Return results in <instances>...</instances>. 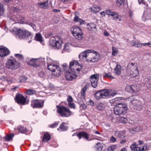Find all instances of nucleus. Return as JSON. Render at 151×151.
<instances>
[{"label":"nucleus","instance_id":"nucleus-1","mask_svg":"<svg viewBox=\"0 0 151 151\" xmlns=\"http://www.w3.org/2000/svg\"><path fill=\"white\" fill-rule=\"evenodd\" d=\"M9 31L16 37L20 39L29 37H31L30 32L27 30H22L18 28L14 27L10 29Z\"/></svg>","mask_w":151,"mask_h":151},{"label":"nucleus","instance_id":"nucleus-2","mask_svg":"<svg viewBox=\"0 0 151 151\" xmlns=\"http://www.w3.org/2000/svg\"><path fill=\"white\" fill-rule=\"evenodd\" d=\"M127 71L131 77H134L139 75V71L136 63H129L127 66Z\"/></svg>","mask_w":151,"mask_h":151},{"label":"nucleus","instance_id":"nucleus-3","mask_svg":"<svg viewBox=\"0 0 151 151\" xmlns=\"http://www.w3.org/2000/svg\"><path fill=\"white\" fill-rule=\"evenodd\" d=\"M57 112L61 116L68 117L70 116L72 112L69 109L65 106L59 105L56 106Z\"/></svg>","mask_w":151,"mask_h":151},{"label":"nucleus","instance_id":"nucleus-4","mask_svg":"<svg viewBox=\"0 0 151 151\" xmlns=\"http://www.w3.org/2000/svg\"><path fill=\"white\" fill-rule=\"evenodd\" d=\"M127 109V107L126 104L118 103L114 108V113L116 115H120L125 113Z\"/></svg>","mask_w":151,"mask_h":151},{"label":"nucleus","instance_id":"nucleus-5","mask_svg":"<svg viewBox=\"0 0 151 151\" xmlns=\"http://www.w3.org/2000/svg\"><path fill=\"white\" fill-rule=\"evenodd\" d=\"M6 64L7 68L11 70H15L19 67L18 63L12 57L8 59Z\"/></svg>","mask_w":151,"mask_h":151},{"label":"nucleus","instance_id":"nucleus-6","mask_svg":"<svg viewBox=\"0 0 151 151\" xmlns=\"http://www.w3.org/2000/svg\"><path fill=\"white\" fill-rule=\"evenodd\" d=\"M71 31L73 36L78 40L83 38V32L81 29L78 26H74L71 29Z\"/></svg>","mask_w":151,"mask_h":151},{"label":"nucleus","instance_id":"nucleus-7","mask_svg":"<svg viewBox=\"0 0 151 151\" xmlns=\"http://www.w3.org/2000/svg\"><path fill=\"white\" fill-rule=\"evenodd\" d=\"M47 67L48 69L52 72V74L57 76L61 74V70L58 66L53 64H48Z\"/></svg>","mask_w":151,"mask_h":151},{"label":"nucleus","instance_id":"nucleus-8","mask_svg":"<svg viewBox=\"0 0 151 151\" xmlns=\"http://www.w3.org/2000/svg\"><path fill=\"white\" fill-rule=\"evenodd\" d=\"M57 37H51L49 40L50 44L52 47H56L57 49H59L61 48L62 42L61 41L58 39L57 40Z\"/></svg>","mask_w":151,"mask_h":151},{"label":"nucleus","instance_id":"nucleus-9","mask_svg":"<svg viewBox=\"0 0 151 151\" xmlns=\"http://www.w3.org/2000/svg\"><path fill=\"white\" fill-rule=\"evenodd\" d=\"M69 68L71 71L78 72L81 70V66L77 61L73 60L70 62Z\"/></svg>","mask_w":151,"mask_h":151},{"label":"nucleus","instance_id":"nucleus-10","mask_svg":"<svg viewBox=\"0 0 151 151\" xmlns=\"http://www.w3.org/2000/svg\"><path fill=\"white\" fill-rule=\"evenodd\" d=\"M89 58L87 59V61L88 62L94 63L97 62L100 58L99 54L96 51L93 50V52H91Z\"/></svg>","mask_w":151,"mask_h":151},{"label":"nucleus","instance_id":"nucleus-11","mask_svg":"<svg viewBox=\"0 0 151 151\" xmlns=\"http://www.w3.org/2000/svg\"><path fill=\"white\" fill-rule=\"evenodd\" d=\"M44 101L36 99L33 100L31 105L33 108H41L44 106Z\"/></svg>","mask_w":151,"mask_h":151},{"label":"nucleus","instance_id":"nucleus-12","mask_svg":"<svg viewBox=\"0 0 151 151\" xmlns=\"http://www.w3.org/2000/svg\"><path fill=\"white\" fill-rule=\"evenodd\" d=\"M15 100L18 104L24 105L26 104V98L21 94H17Z\"/></svg>","mask_w":151,"mask_h":151},{"label":"nucleus","instance_id":"nucleus-13","mask_svg":"<svg viewBox=\"0 0 151 151\" xmlns=\"http://www.w3.org/2000/svg\"><path fill=\"white\" fill-rule=\"evenodd\" d=\"M90 81L92 86L94 88H96L98 84V81L99 79L98 74H95L91 75L90 77Z\"/></svg>","mask_w":151,"mask_h":151},{"label":"nucleus","instance_id":"nucleus-14","mask_svg":"<svg viewBox=\"0 0 151 151\" xmlns=\"http://www.w3.org/2000/svg\"><path fill=\"white\" fill-rule=\"evenodd\" d=\"M76 72L72 71L71 72L70 70L68 71V72L64 73L65 77L68 80H72L76 78V75L75 73Z\"/></svg>","mask_w":151,"mask_h":151},{"label":"nucleus","instance_id":"nucleus-15","mask_svg":"<svg viewBox=\"0 0 151 151\" xmlns=\"http://www.w3.org/2000/svg\"><path fill=\"white\" fill-rule=\"evenodd\" d=\"M106 93L104 89L99 90L95 93L94 96L97 100L101 99L106 97Z\"/></svg>","mask_w":151,"mask_h":151},{"label":"nucleus","instance_id":"nucleus-16","mask_svg":"<svg viewBox=\"0 0 151 151\" xmlns=\"http://www.w3.org/2000/svg\"><path fill=\"white\" fill-rule=\"evenodd\" d=\"M93 52L92 50H85L81 52L79 55L78 58L80 60H81L82 58H86L87 60V59L88 58H89V57H88L87 58L88 56H90L89 53H90L91 52Z\"/></svg>","mask_w":151,"mask_h":151},{"label":"nucleus","instance_id":"nucleus-17","mask_svg":"<svg viewBox=\"0 0 151 151\" xmlns=\"http://www.w3.org/2000/svg\"><path fill=\"white\" fill-rule=\"evenodd\" d=\"M130 103L133 104V106L135 109L138 110L141 109L142 106L141 103L137 100H133L130 101Z\"/></svg>","mask_w":151,"mask_h":151},{"label":"nucleus","instance_id":"nucleus-18","mask_svg":"<svg viewBox=\"0 0 151 151\" xmlns=\"http://www.w3.org/2000/svg\"><path fill=\"white\" fill-rule=\"evenodd\" d=\"M10 51L6 47L0 48V56L4 57L9 55Z\"/></svg>","mask_w":151,"mask_h":151},{"label":"nucleus","instance_id":"nucleus-19","mask_svg":"<svg viewBox=\"0 0 151 151\" xmlns=\"http://www.w3.org/2000/svg\"><path fill=\"white\" fill-rule=\"evenodd\" d=\"M77 136L79 139H81L82 137H83L88 141H89L91 140L89 139L88 134L84 132H78L77 134Z\"/></svg>","mask_w":151,"mask_h":151},{"label":"nucleus","instance_id":"nucleus-20","mask_svg":"<svg viewBox=\"0 0 151 151\" xmlns=\"http://www.w3.org/2000/svg\"><path fill=\"white\" fill-rule=\"evenodd\" d=\"M104 90L106 93V96H114L116 94V93L113 90L111 89H104Z\"/></svg>","mask_w":151,"mask_h":151},{"label":"nucleus","instance_id":"nucleus-21","mask_svg":"<svg viewBox=\"0 0 151 151\" xmlns=\"http://www.w3.org/2000/svg\"><path fill=\"white\" fill-rule=\"evenodd\" d=\"M66 123L65 122H63L60 125L59 128H58L57 129L58 130H59V129L60 130L62 131H65L67 130L68 129V127L66 126Z\"/></svg>","mask_w":151,"mask_h":151},{"label":"nucleus","instance_id":"nucleus-22","mask_svg":"<svg viewBox=\"0 0 151 151\" xmlns=\"http://www.w3.org/2000/svg\"><path fill=\"white\" fill-rule=\"evenodd\" d=\"M48 1H47L42 3H39L38 4V6L40 8L47 9L48 8Z\"/></svg>","mask_w":151,"mask_h":151},{"label":"nucleus","instance_id":"nucleus-23","mask_svg":"<svg viewBox=\"0 0 151 151\" xmlns=\"http://www.w3.org/2000/svg\"><path fill=\"white\" fill-rule=\"evenodd\" d=\"M121 67L120 65L117 64L114 68V72L117 75H119L121 73Z\"/></svg>","mask_w":151,"mask_h":151},{"label":"nucleus","instance_id":"nucleus-24","mask_svg":"<svg viewBox=\"0 0 151 151\" xmlns=\"http://www.w3.org/2000/svg\"><path fill=\"white\" fill-rule=\"evenodd\" d=\"M95 147L98 151H101L103 150V144L102 143L98 142L96 144Z\"/></svg>","mask_w":151,"mask_h":151},{"label":"nucleus","instance_id":"nucleus-25","mask_svg":"<svg viewBox=\"0 0 151 151\" xmlns=\"http://www.w3.org/2000/svg\"><path fill=\"white\" fill-rule=\"evenodd\" d=\"M50 138V134L48 133L44 134L43 138L42 139V141L45 142H47Z\"/></svg>","mask_w":151,"mask_h":151},{"label":"nucleus","instance_id":"nucleus-26","mask_svg":"<svg viewBox=\"0 0 151 151\" xmlns=\"http://www.w3.org/2000/svg\"><path fill=\"white\" fill-rule=\"evenodd\" d=\"M91 10L92 12L93 13H96L101 10V8L99 6H95L91 7Z\"/></svg>","mask_w":151,"mask_h":151},{"label":"nucleus","instance_id":"nucleus-27","mask_svg":"<svg viewBox=\"0 0 151 151\" xmlns=\"http://www.w3.org/2000/svg\"><path fill=\"white\" fill-rule=\"evenodd\" d=\"M132 93H136L139 91L140 90L139 87L136 84L132 85Z\"/></svg>","mask_w":151,"mask_h":151},{"label":"nucleus","instance_id":"nucleus-28","mask_svg":"<svg viewBox=\"0 0 151 151\" xmlns=\"http://www.w3.org/2000/svg\"><path fill=\"white\" fill-rule=\"evenodd\" d=\"M70 44L67 43H66L65 45V47L63 48V50L62 51V53H63L65 51L66 52H68L70 50Z\"/></svg>","mask_w":151,"mask_h":151},{"label":"nucleus","instance_id":"nucleus-29","mask_svg":"<svg viewBox=\"0 0 151 151\" xmlns=\"http://www.w3.org/2000/svg\"><path fill=\"white\" fill-rule=\"evenodd\" d=\"M104 105L102 103H98L96 105V108L99 110H102L104 109Z\"/></svg>","mask_w":151,"mask_h":151},{"label":"nucleus","instance_id":"nucleus-30","mask_svg":"<svg viewBox=\"0 0 151 151\" xmlns=\"http://www.w3.org/2000/svg\"><path fill=\"white\" fill-rule=\"evenodd\" d=\"M17 128L18 131L21 133H24L27 131V130L26 128L22 126H18Z\"/></svg>","mask_w":151,"mask_h":151},{"label":"nucleus","instance_id":"nucleus-31","mask_svg":"<svg viewBox=\"0 0 151 151\" xmlns=\"http://www.w3.org/2000/svg\"><path fill=\"white\" fill-rule=\"evenodd\" d=\"M104 78H111L112 79H114V77L111 75V73H105L103 75Z\"/></svg>","mask_w":151,"mask_h":151},{"label":"nucleus","instance_id":"nucleus-32","mask_svg":"<svg viewBox=\"0 0 151 151\" xmlns=\"http://www.w3.org/2000/svg\"><path fill=\"white\" fill-rule=\"evenodd\" d=\"M88 28L90 30H91L93 28H96V25L94 23H91L87 24Z\"/></svg>","mask_w":151,"mask_h":151},{"label":"nucleus","instance_id":"nucleus-33","mask_svg":"<svg viewBox=\"0 0 151 151\" xmlns=\"http://www.w3.org/2000/svg\"><path fill=\"white\" fill-rule=\"evenodd\" d=\"M35 40L37 41L41 42L42 41V37L40 33H37L35 37Z\"/></svg>","mask_w":151,"mask_h":151},{"label":"nucleus","instance_id":"nucleus-34","mask_svg":"<svg viewBox=\"0 0 151 151\" xmlns=\"http://www.w3.org/2000/svg\"><path fill=\"white\" fill-rule=\"evenodd\" d=\"M125 0H117L116 1V4L119 7L124 5V2Z\"/></svg>","mask_w":151,"mask_h":151},{"label":"nucleus","instance_id":"nucleus-35","mask_svg":"<svg viewBox=\"0 0 151 151\" xmlns=\"http://www.w3.org/2000/svg\"><path fill=\"white\" fill-rule=\"evenodd\" d=\"M29 65L33 67H37V65L36 60L34 59H31L29 62Z\"/></svg>","mask_w":151,"mask_h":151},{"label":"nucleus","instance_id":"nucleus-36","mask_svg":"<svg viewBox=\"0 0 151 151\" xmlns=\"http://www.w3.org/2000/svg\"><path fill=\"white\" fill-rule=\"evenodd\" d=\"M4 5L0 2V16L3 15L4 12Z\"/></svg>","mask_w":151,"mask_h":151},{"label":"nucleus","instance_id":"nucleus-37","mask_svg":"<svg viewBox=\"0 0 151 151\" xmlns=\"http://www.w3.org/2000/svg\"><path fill=\"white\" fill-rule=\"evenodd\" d=\"M14 136V134H11L10 135H7L5 137V139L8 141H10L12 138Z\"/></svg>","mask_w":151,"mask_h":151},{"label":"nucleus","instance_id":"nucleus-38","mask_svg":"<svg viewBox=\"0 0 151 151\" xmlns=\"http://www.w3.org/2000/svg\"><path fill=\"white\" fill-rule=\"evenodd\" d=\"M132 85L130 86L129 84H127L125 87V90L127 92L132 93Z\"/></svg>","mask_w":151,"mask_h":151},{"label":"nucleus","instance_id":"nucleus-39","mask_svg":"<svg viewBox=\"0 0 151 151\" xmlns=\"http://www.w3.org/2000/svg\"><path fill=\"white\" fill-rule=\"evenodd\" d=\"M62 67L63 68V69L65 71V72H68V71L71 70L70 69H69V68L68 66V65L66 63H64L62 65Z\"/></svg>","mask_w":151,"mask_h":151},{"label":"nucleus","instance_id":"nucleus-40","mask_svg":"<svg viewBox=\"0 0 151 151\" xmlns=\"http://www.w3.org/2000/svg\"><path fill=\"white\" fill-rule=\"evenodd\" d=\"M27 93L28 95H32L35 93L36 91L34 90L29 89L27 90Z\"/></svg>","mask_w":151,"mask_h":151},{"label":"nucleus","instance_id":"nucleus-41","mask_svg":"<svg viewBox=\"0 0 151 151\" xmlns=\"http://www.w3.org/2000/svg\"><path fill=\"white\" fill-rule=\"evenodd\" d=\"M117 136L119 138H122L125 137V135L124 133L122 132H119L118 134H116Z\"/></svg>","mask_w":151,"mask_h":151},{"label":"nucleus","instance_id":"nucleus-42","mask_svg":"<svg viewBox=\"0 0 151 151\" xmlns=\"http://www.w3.org/2000/svg\"><path fill=\"white\" fill-rule=\"evenodd\" d=\"M112 55L114 56H115L116 54H117L118 52V50L115 47H112Z\"/></svg>","mask_w":151,"mask_h":151},{"label":"nucleus","instance_id":"nucleus-43","mask_svg":"<svg viewBox=\"0 0 151 151\" xmlns=\"http://www.w3.org/2000/svg\"><path fill=\"white\" fill-rule=\"evenodd\" d=\"M59 124L58 122H56L53 124L50 125L49 126L51 128H53L56 127Z\"/></svg>","mask_w":151,"mask_h":151},{"label":"nucleus","instance_id":"nucleus-44","mask_svg":"<svg viewBox=\"0 0 151 151\" xmlns=\"http://www.w3.org/2000/svg\"><path fill=\"white\" fill-rule=\"evenodd\" d=\"M116 148V146L114 145L108 147L107 150L108 151H113Z\"/></svg>","mask_w":151,"mask_h":151},{"label":"nucleus","instance_id":"nucleus-45","mask_svg":"<svg viewBox=\"0 0 151 151\" xmlns=\"http://www.w3.org/2000/svg\"><path fill=\"white\" fill-rule=\"evenodd\" d=\"M114 12H112L111 10L108 9H106L105 12L106 13L107 15H111V16Z\"/></svg>","mask_w":151,"mask_h":151},{"label":"nucleus","instance_id":"nucleus-46","mask_svg":"<svg viewBox=\"0 0 151 151\" xmlns=\"http://www.w3.org/2000/svg\"><path fill=\"white\" fill-rule=\"evenodd\" d=\"M120 121L122 123H126L127 121V119L125 117H121Z\"/></svg>","mask_w":151,"mask_h":151},{"label":"nucleus","instance_id":"nucleus-47","mask_svg":"<svg viewBox=\"0 0 151 151\" xmlns=\"http://www.w3.org/2000/svg\"><path fill=\"white\" fill-rule=\"evenodd\" d=\"M142 43H140L139 42H136L135 44H134L133 46L137 47H142Z\"/></svg>","mask_w":151,"mask_h":151},{"label":"nucleus","instance_id":"nucleus-48","mask_svg":"<svg viewBox=\"0 0 151 151\" xmlns=\"http://www.w3.org/2000/svg\"><path fill=\"white\" fill-rule=\"evenodd\" d=\"M113 17V18L114 19H118L119 17V15L116 13L114 12L113 14L111 15Z\"/></svg>","mask_w":151,"mask_h":151},{"label":"nucleus","instance_id":"nucleus-49","mask_svg":"<svg viewBox=\"0 0 151 151\" xmlns=\"http://www.w3.org/2000/svg\"><path fill=\"white\" fill-rule=\"evenodd\" d=\"M73 20L75 22H78L81 20V19L77 15H75Z\"/></svg>","mask_w":151,"mask_h":151},{"label":"nucleus","instance_id":"nucleus-50","mask_svg":"<svg viewBox=\"0 0 151 151\" xmlns=\"http://www.w3.org/2000/svg\"><path fill=\"white\" fill-rule=\"evenodd\" d=\"M27 24L32 27L35 30L36 29L35 26L34 24L31 22H27Z\"/></svg>","mask_w":151,"mask_h":151},{"label":"nucleus","instance_id":"nucleus-51","mask_svg":"<svg viewBox=\"0 0 151 151\" xmlns=\"http://www.w3.org/2000/svg\"><path fill=\"white\" fill-rule=\"evenodd\" d=\"M68 106L71 108H74L75 107L74 104L73 103L70 102L68 103Z\"/></svg>","mask_w":151,"mask_h":151},{"label":"nucleus","instance_id":"nucleus-52","mask_svg":"<svg viewBox=\"0 0 151 151\" xmlns=\"http://www.w3.org/2000/svg\"><path fill=\"white\" fill-rule=\"evenodd\" d=\"M88 103L89 105H90L91 106H93L94 104V102L91 99L88 102Z\"/></svg>","mask_w":151,"mask_h":151},{"label":"nucleus","instance_id":"nucleus-53","mask_svg":"<svg viewBox=\"0 0 151 151\" xmlns=\"http://www.w3.org/2000/svg\"><path fill=\"white\" fill-rule=\"evenodd\" d=\"M14 55H15V57H17L19 58L22 59L23 58L22 55L20 54H15Z\"/></svg>","mask_w":151,"mask_h":151},{"label":"nucleus","instance_id":"nucleus-54","mask_svg":"<svg viewBox=\"0 0 151 151\" xmlns=\"http://www.w3.org/2000/svg\"><path fill=\"white\" fill-rule=\"evenodd\" d=\"M67 100L68 103L72 102L73 101L72 98L70 96H68Z\"/></svg>","mask_w":151,"mask_h":151},{"label":"nucleus","instance_id":"nucleus-55","mask_svg":"<svg viewBox=\"0 0 151 151\" xmlns=\"http://www.w3.org/2000/svg\"><path fill=\"white\" fill-rule=\"evenodd\" d=\"M86 92L81 91V96L82 99H84L85 98Z\"/></svg>","mask_w":151,"mask_h":151},{"label":"nucleus","instance_id":"nucleus-56","mask_svg":"<svg viewBox=\"0 0 151 151\" xmlns=\"http://www.w3.org/2000/svg\"><path fill=\"white\" fill-rule=\"evenodd\" d=\"M27 77L26 76H23L21 79V82H24L27 79Z\"/></svg>","mask_w":151,"mask_h":151},{"label":"nucleus","instance_id":"nucleus-57","mask_svg":"<svg viewBox=\"0 0 151 151\" xmlns=\"http://www.w3.org/2000/svg\"><path fill=\"white\" fill-rule=\"evenodd\" d=\"M110 140L112 142H115L116 140V138L113 137V136H112L110 139Z\"/></svg>","mask_w":151,"mask_h":151},{"label":"nucleus","instance_id":"nucleus-58","mask_svg":"<svg viewBox=\"0 0 151 151\" xmlns=\"http://www.w3.org/2000/svg\"><path fill=\"white\" fill-rule=\"evenodd\" d=\"M136 145H135V143L134 144H132L131 146H130V148L131 150H133L135 148H136Z\"/></svg>","mask_w":151,"mask_h":151},{"label":"nucleus","instance_id":"nucleus-59","mask_svg":"<svg viewBox=\"0 0 151 151\" xmlns=\"http://www.w3.org/2000/svg\"><path fill=\"white\" fill-rule=\"evenodd\" d=\"M135 128H131L129 129V131L130 132H131L132 134H134L136 132V131H135Z\"/></svg>","mask_w":151,"mask_h":151},{"label":"nucleus","instance_id":"nucleus-60","mask_svg":"<svg viewBox=\"0 0 151 151\" xmlns=\"http://www.w3.org/2000/svg\"><path fill=\"white\" fill-rule=\"evenodd\" d=\"M135 130L136 132H139L142 130V129L139 127H137L135 128Z\"/></svg>","mask_w":151,"mask_h":151},{"label":"nucleus","instance_id":"nucleus-61","mask_svg":"<svg viewBox=\"0 0 151 151\" xmlns=\"http://www.w3.org/2000/svg\"><path fill=\"white\" fill-rule=\"evenodd\" d=\"M147 148V146L146 145H145L142 147V148L140 149V150L141 151H144L146 150Z\"/></svg>","mask_w":151,"mask_h":151},{"label":"nucleus","instance_id":"nucleus-62","mask_svg":"<svg viewBox=\"0 0 151 151\" xmlns=\"http://www.w3.org/2000/svg\"><path fill=\"white\" fill-rule=\"evenodd\" d=\"M80 106L83 109H85L86 107V105L84 104H81Z\"/></svg>","mask_w":151,"mask_h":151},{"label":"nucleus","instance_id":"nucleus-63","mask_svg":"<svg viewBox=\"0 0 151 151\" xmlns=\"http://www.w3.org/2000/svg\"><path fill=\"white\" fill-rule=\"evenodd\" d=\"M138 1L139 3V4L141 3H142L144 4H146V2L144 1V0H138Z\"/></svg>","mask_w":151,"mask_h":151},{"label":"nucleus","instance_id":"nucleus-64","mask_svg":"<svg viewBox=\"0 0 151 151\" xmlns=\"http://www.w3.org/2000/svg\"><path fill=\"white\" fill-rule=\"evenodd\" d=\"M87 87L86 85L83 88L82 91L86 92Z\"/></svg>","mask_w":151,"mask_h":151}]
</instances>
